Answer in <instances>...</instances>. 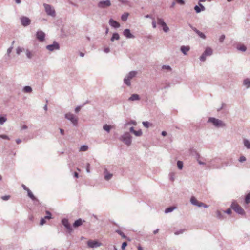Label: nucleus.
<instances>
[{
  "label": "nucleus",
  "instance_id": "f257e3e1",
  "mask_svg": "<svg viewBox=\"0 0 250 250\" xmlns=\"http://www.w3.org/2000/svg\"><path fill=\"white\" fill-rule=\"evenodd\" d=\"M231 208L237 213L240 214H244L245 211L244 209L235 202H232Z\"/></svg>",
  "mask_w": 250,
  "mask_h": 250
},
{
  "label": "nucleus",
  "instance_id": "f03ea898",
  "mask_svg": "<svg viewBox=\"0 0 250 250\" xmlns=\"http://www.w3.org/2000/svg\"><path fill=\"white\" fill-rule=\"evenodd\" d=\"M208 122L212 123L213 125L217 127H223L225 126V124L222 121L215 118H210L208 119Z\"/></svg>",
  "mask_w": 250,
  "mask_h": 250
},
{
  "label": "nucleus",
  "instance_id": "7ed1b4c3",
  "mask_svg": "<svg viewBox=\"0 0 250 250\" xmlns=\"http://www.w3.org/2000/svg\"><path fill=\"white\" fill-rule=\"evenodd\" d=\"M190 202L193 205L197 206L199 207H203L205 208H207L208 207V205L205 204L204 203H203L202 202H199L194 197H192L191 198Z\"/></svg>",
  "mask_w": 250,
  "mask_h": 250
},
{
  "label": "nucleus",
  "instance_id": "20e7f679",
  "mask_svg": "<svg viewBox=\"0 0 250 250\" xmlns=\"http://www.w3.org/2000/svg\"><path fill=\"white\" fill-rule=\"evenodd\" d=\"M123 142L129 146L130 145L131 143V136L130 134L128 133H125L124 135L122 137Z\"/></svg>",
  "mask_w": 250,
  "mask_h": 250
},
{
  "label": "nucleus",
  "instance_id": "39448f33",
  "mask_svg": "<svg viewBox=\"0 0 250 250\" xmlns=\"http://www.w3.org/2000/svg\"><path fill=\"white\" fill-rule=\"evenodd\" d=\"M65 117L71 121V122L74 124L76 125L77 123V118H76L73 114L71 113H67L65 114Z\"/></svg>",
  "mask_w": 250,
  "mask_h": 250
},
{
  "label": "nucleus",
  "instance_id": "423d86ee",
  "mask_svg": "<svg viewBox=\"0 0 250 250\" xmlns=\"http://www.w3.org/2000/svg\"><path fill=\"white\" fill-rule=\"evenodd\" d=\"M157 23L158 24L161 25L163 27V29L165 32H167L169 30V28L167 25L166 23L164 21L163 19L158 18L157 20Z\"/></svg>",
  "mask_w": 250,
  "mask_h": 250
},
{
  "label": "nucleus",
  "instance_id": "0eeeda50",
  "mask_svg": "<svg viewBox=\"0 0 250 250\" xmlns=\"http://www.w3.org/2000/svg\"><path fill=\"white\" fill-rule=\"evenodd\" d=\"M44 7L46 12L47 13V14L52 16H55V11L50 5L48 4H44Z\"/></svg>",
  "mask_w": 250,
  "mask_h": 250
},
{
  "label": "nucleus",
  "instance_id": "6e6552de",
  "mask_svg": "<svg viewBox=\"0 0 250 250\" xmlns=\"http://www.w3.org/2000/svg\"><path fill=\"white\" fill-rule=\"evenodd\" d=\"M36 37L40 42H43L45 38V33L42 31H38L37 32Z\"/></svg>",
  "mask_w": 250,
  "mask_h": 250
},
{
  "label": "nucleus",
  "instance_id": "1a4fd4ad",
  "mask_svg": "<svg viewBox=\"0 0 250 250\" xmlns=\"http://www.w3.org/2000/svg\"><path fill=\"white\" fill-rule=\"evenodd\" d=\"M21 24L23 26H26L30 24V20L26 17H22L21 18Z\"/></svg>",
  "mask_w": 250,
  "mask_h": 250
},
{
  "label": "nucleus",
  "instance_id": "9d476101",
  "mask_svg": "<svg viewBox=\"0 0 250 250\" xmlns=\"http://www.w3.org/2000/svg\"><path fill=\"white\" fill-rule=\"evenodd\" d=\"M87 245L89 247L94 248L100 246L101 244L97 241H89L87 242Z\"/></svg>",
  "mask_w": 250,
  "mask_h": 250
},
{
  "label": "nucleus",
  "instance_id": "9b49d317",
  "mask_svg": "<svg viewBox=\"0 0 250 250\" xmlns=\"http://www.w3.org/2000/svg\"><path fill=\"white\" fill-rule=\"evenodd\" d=\"M46 48L49 51H52L54 50L59 49V45L57 42H54L53 44L47 45Z\"/></svg>",
  "mask_w": 250,
  "mask_h": 250
},
{
  "label": "nucleus",
  "instance_id": "f8f14e48",
  "mask_svg": "<svg viewBox=\"0 0 250 250\" xmlns=\"http://www.w3.org/2000/svg\"><path fill=\"white\" fill-rule=\"evenodd\" d=\"M111 5V3L109 0L103 1L99 3L98 6L101 8H105L108 7Z\"/></svg>",
  "mask_w": 250,
  "mask_h": 250
},
{
  "label": "nucleus",
  "instance_id": "ddd939ff",
  "mask_svg": "<svg viewBox=\"0 0 250 250\" xmlns=\"http://www.w3.org/2000/svg\"><path fill=\"white\" fill-rule=\"evenodd\" d=\"M46 213L47 215L44 217L43 218H42L40 221V225H43L45 223V219H50L51 218V214L48 211H46Z\"/></svg>",
  "mask_w": 250,
  "mask_h": 250
},
{
  "label": "nucleus",
  "instance_id": "4468645a",
  "mask_svg": "<svg viewBox=\"0 0 250 250\" xmlns=\"http://www.w3.org/2000/svg\"><path fill=\"white\" fill-rule=\"evenodd\" d=\"M123 34L127 38H134L133 36L130 32V30L128 29H126L124 31Z\"/></svg>",
  "mask_w": 250,
  "mask_h": 250
},
{
  "label": "nucleus",
  "instance_id": "2eb2a0df",
  "mask_svg": "<svg viewBox=\"0 0 250 250\" xmlns=\"http://www.w3.org/2000/svg\"><path fill=\"white\" fill-rule=\"evenodd\" d=\"M109 23L111 26L114 28H118L120 27V24L113 19H110L109 20Z\"/></svg>",
  "mask_w": 250,
  "mask_h": 250
},
{
  "label": "nucleus",
  "instance_id": "dca6fc26",
  "mask_svg": "<svg viewBox=\"0 0 250 250\" xmlns=\"http://www.w3.org/2000/svg\"><path fill=\"white\" fill-rule=\"evenodd\" d=\"M62 223L69 231L72 230V229L67 219H63L62 220Z\"/></svg>",
  "mask_w": 250,
  "mask_h": 250
},
{
  "label": "nucleus",
  "instance_id": "f3484780",
  "mask_svg": "<svg viewBox=\"0 0 250 250\" xmlns=\"http://www.w3.org/2000/svg\"><path fill=\"white\" fill-rule=\"evenodd\" d=\"M85 222L84 220H82L81 219H79L75 221L73 224V227L74 228L78 227L81 226L83 222Z\"/></svg>",
  "mask_w": 250,
  "mask_h": 250
},
{
  "label": "nucleus",
  "instance_id": "a211bd4d",
  "mask_svg": "<svg viewBox=\"0 0 250 250\" xmlns=\"http://www.w3.org/2000/svg\"><path fill=\"white\" fill-rule=\"evenodd\" d=\"M199 6H196L194 7V9L196 11V13H199L201 11H204L205 9V7L201 3H199Z\"/></svg>",
  "mask_w": 250,
  "mask_h": 250
},
{
  "label": "nucleus",
  "instance_id": "6ab92c4d",
  "mask_svg": "<svg viewBox=\"0 0 250 250\" xmlns=\"http://www.w3.org/2000/svg\"><path fill=\"white\" fill-rule=\"evenodd\" d=\"M190 48L189 46H182L181 47V51L184 54H187V52H188Z\"/></svg>",
  "mask_w": 250,
  "mask_h": 250
},
{
  "label": "nucleus",
  "instance_id": "aec40b11",
  "mask_svg": "<svg viewBox=\"0 0 250 250\" xmlns=\"http://www.w3.org/2000/svg\"><path fill=\"white\" fill-rule=\"evenodd\" d=\"M212 50L211 49V48H210L209 47L207 48L204 53V55H205L206 56H210L212 54Z\"/></svg>",
  "mask_w": 250,
  "mask_h": 250
},
{
  "label": "nucleus",
  "instance_id": "412c9836",
  "mask_svg": "<svg viewBox=\"0 0 250 250\" xmlns=\"http://www.w3.org/2000/svg\"><path fill=\"white\" fill-rule=\"evenodd\" d=\"M194 31L202 39H205L206 36L204 35V33L202 32L199 31L197 29L194 28Z\"/></svg>",
  "mask_w": 250,
  "mask_h": 250
},
{
  "label": "nucleus",
  "instance_id": "4be33fe9",
  "mask_svg": "<svg viewBox=\"0 0 250 250\" xmlns=\"http://www.w3.org/2000/svg\"><path fill=\"white\" fill-rule=\"evenodd\" d=\"M129 100L131 101L138 100H139V96L136 94H132Z\"/></svg>",
  "mask_w": 250,
  "mask_h": 250
},
{
  "label": "nucleus",
  "instance_id": "5701e85b",
  "mask_svg": "<svg viewBox=\"0 0 250 250\" xmlns=\"http://www.w3.org/2000/svg\"><path fill=\"white\" fill-rule=\"evenodd\" d=\"M136 74H137L136 72L131 71V72H129V73L128 74V75H127V77L131 80L136 76Z\"/></svg>",
  "mask_w": 250,
  "mask_h": 250
},
{
  "label": "nucleus",
  "instance_id": "b1692460",
  "mask_svg": "<svg viewBox=\"0 0 250 250\" xmlns=\"http://www.w3.org/2000/svg\"><path fill=\"white\" fill-rule=\"evenodd\" d=\"M119 38H120V36H119V34L118 33H115L113 34V36L111 39V41L113 42L115 40H119Z\"/></svg>",
  "mask_w": 250,
  "mask_h": 250
},
{
  "label": "nucleus",
  "instance_id": "393cba45",
  "mask_svg": "<svg viewBox=\"0 0 250 250\" xmlns=\"http://www.w3.org/2000/svg\"><path fill=\"white\" fill-rule=\"evenodd\" d=\"M105 176H104L105 179L106 180H109V179H110L112 176V174L107 173L106 170H105Z\"/></svg>",
  "mask_w": 250,
  "mask_h": 250
},
{
  "label": "nucleus",
  "instance_id": "a878e982",
  "mask_svg": "<svg viewBox=\"0 0 250 250\" xmlns=\"http://www.w3.org/2000/svg\"><path fill=\"white\" fill-rule=\"evenodd\" d=\"M243 83L247 88L250 87V81L248 79L244 80Z\"/></svg>",
  "mask_w": 250,
  "mask_h": 250
},
{
  "label": "nucleus",
  "instance_id": "bb28decb",
  "mask_svg": "<svg viewBox=\"0 0 250 250\" xmlns=\"http://www.w3.org/2000/svg\"><path fill=\"white\" fill-rule=\"evenodd\" d=\"M244 146L248 149L250 148V142L246 139L244 140Z\"/></svg>",
  "mask_w": 250,
  "mask_h": 250
},
{
  "label": "nucleus",
  "instance_id": "cd10ccee",
  "mask_svg": "<svg viewBox=\"0 0 250 250\" xmlns=\"http://www.w3.org/2000/svg\"><path fill=\"white\" fill-rule=\"evenodd\" d=\"M237 48L238 50H241L242 51H245L247 49L246 47L243 44L238 46Z\"/></svg>",
  "mask_w": 250,
  "mask_h": 250
},
{
  "label": "nucleus",
  "instance_id": "c85d7f7f",
  "mask_svg": "<svg viewBox=\"0 0 250 250\" xmlns=\"http://www.w3.org/2000/svg\"><path fill=\"white\" fill-rule=\"evenodd\" d=\"M111 128H112V126L111 125H105L103 126L104 129L105 130V131H107L108 132H109L110 131Z\"/></svg>",
  "mask_w": 250,
  "mask_h": 250
},
{
  "label": "nucleus",
  "instance_id": "c756f323",
  "mask_svg": "<svg viewBox=\"0 0 250 250\" xmlns=\"http://www.w3.org/2000/svg\"><path fill=\"white\" fill-rule=\"evenodd\" d=\"M27 191L28 192V196L31 198L32 200H34L35 199V196L33 194V193L31 192V191L29 189H27Z\"/></svg>",
  "mask_w": 250,
  "mask_h": 250
},
{
  "label": "nucleus",
  "instance_id": "7c9ffc66",
  "mask_svg": "<svg viewBox=\"0 0 250 250\" xmlns=\"http://www.w3.org/2000/svg\"><path fill=\"white\" fill-rule=\"evenodd\" d=\"M23 91L26 93H30L32 91V88L31 87L27 86L24 88Z\"/></svg>",
  "mask_w": 250,
  "mask_h": 250
},
{
  "label": "nucleus",
  "instance_id": "2f4dec72",
  "mask_svg": "<svg viewBox=\"0 0 250 250\" xmlns=\"http://www.w3.org/2000/svg\"><path fill=\"white\" fill-rule=\"evenodd\" d=\"M130 80H131L129 78L126 77L124 79V83L127 85L129 86L130 85Z\"/></svg>",
  "mask_w": 250,
  "mask_h": 250
},
{
  "label": "nucleus",
  "instance_id": "473e14b6",
  "mask_svg": "<svg viewBox=\"0 0 250 250\" xmlns=\"http://www.w3.org/2000/svg\"><path fill=\"white\" fill-rule=\"evenodd\" d=\"M175 208V207H169V208H166L165 209V212L166 213H167L172 211Z\"/></svg>",
  "mask_w": 250,
  "mask_h": 250
},
{
  "label": "nucleus",
  "instance_id": "72a5a7b5",
  "mask_svg": "<svg viewBox=\"0 0 250 250\" xmlns=\"http://www.w3.org/2000/svg\"><path fill=\"white\" fill-rule=\"evenodd\" d=\"M245 202L246 204L250 203V192L246 195L245 198Z\"/></svg>",
  "mask_w": 250,
  "mask_h": 250
},
{
  "label": "nucleus",
  "instance_id": "f704fd0d",
  "mask_svg": "<svg viewBox=\"0 0 250 250\" xmlns=\"http://www.w3.org/2000/svg\"><path fill=\"white\" fill-rule=\"evenodd\" d=\"M134 134L136 136H140L142 135V132L141 130H139L138 131H135L134 132Z\"/></svg>",
  "mask_w": 250,
  "mask_h": 250
},
{
  "label": "nucleus",
  "instance_id": "c9c22d12",
  "mask_svg": "<svg viewBox=\"0 0 250 250\" xmlns=\"http://www.w3.org/2000/svg\"><path fill=\"white\" fill-rule=\"evenodd\" d=\"M88 149V146L85 145L82 146L80 149V151H85Z\"/></svg>",
  "mask_w": 250,
  "mask_h": 250
},
{
  "label": "nucleus",
  "instance_id": "e433bc0d",
  "mask_svg": "<svg viewBox=\"0 0 250 250\" xmlns=\"http://www.w3.org/2000/svg\"><path fill=\"white\" fill-rule=\"evenodd\" d=\"M128 16V13H124L122 16V17H121L122 20L123 21H125L127 20V19Z\"/></svg>",
  "mask_w": 250,
  "mask_h": 250
},
{
  "label": "nucleus",
  "instance_id": "4c0bfd02",
  "mask_svg": "<svg viewBox=\"0 0 250 250\" xmlns=\"http://www.w3.org/2000/svg\"><path fill=\"white\" fill-rule=\"evenodd\" d=\"M177 167L180 169H182L183 167V163L182 161H178L177 162Z\"/></svg>",
  "mask_w": 250,
  "mask_h": 250
},
{
  "label": "nucleus",
  "instance_id": "58836bf2",
  "mask_svg": "<svg viewBox=\"0 0 250 250\" xmlns=\"http://www.w3.org/2000/svg\"><path fill=\"white\" fill-rule=\"evenodd\" d=\"M116 232L118 233L120 235H121L123 238H126L125 235V234L122 232L121 230H116Z\"/></svg>",
  "mask_w": 250,
  "mask_h": 250
},
{
  "label": "nucleus",
  "instance_id": "ea45409f",
  "mask_svg": "<svg viewBox=\"0 0 250 250\" xmlns=\"http://www.w3.org/2000/svg\"><path fill=\"white\" fill-rule=\"evenodd\" d=\"M26 54L27 57L28 58H31V57H32V53L30 51H29V50H28L26 51Z\"/></svg>",
  "mask_w": 250,
  "mask_h": 250
},
{
  "label": "nucleus",
  "instance_id": "a19ab883",
  "mask_svg": "<svg viewBox=\"0 0 250 250\" xmlns=\"http://www.w3.org/2000/svg\"><path fill=\"white\" fill-rule=\"evenodd\" d=\"M6 120V118L4 117H0V123L3 124Z\"/></svg>",
  "mask_w": 250,
  "mask_h": 250
},
{
  "label": "nucleus",
  "instance_id": "79ce46f5",
  "mask_svg": "<svg viewBox=\"0 0 250 250\" xmlns=\"http://www.w3.org/2000/svg\"><path fill=\"white\" fill-rule=\"evenodd\" d=\"M0 138H1L3 139L10 140L9 137L6 135H0Z\"/></svg>",
  "mask_w": 250,
  "mask_h": 250
},
{
  "label": "nucleus",
  "instance_id": "37998d69",
  "mask_svg": "<svg viewBox=\"0 0 250 250\" xmlns=\"http://www.w3.org/2000/svg\"><path fill=\"white\" fill-rule=\"evenodd\" d=\"M216 213H217V216L218 218H219V219L222 218V214H221V211L218 210V211H217Z\"/></svg>",
  "mask_w": 250,
  "mask_h": 250
},
{
  "label": "nucleus",
  "instance_id": "c03bdc74",
  "mask_svg": "<svg viewBox=\"0 0 250 250\" xmlns=\"http://www.w3.org/2000/svg\"><path fill=\"white\" fill-rule=\"evenodd\" d=\"M143 124L145 127L146 128H148L149 127V122L146 121V122H143Z\"/></svg>",
  "mask_w": 250,
  "mask_h": 250
},
{
  "label": "nucleus",
  "instance_id": "a18cd8bd",
  "mask_svg": "<svg viewBox=\"0 0 250 250\" xmlns=\"http://www.w3.org/2000/svg\"><path fill=\"white\" fill-rule=\"evenodd\" d=\"M175 1L180 5H184L185 4V2L183 0H175Z\"/></svg>",
  "mask_w": 250,
  "mask_h": 250
},
{
  "label": "nucleus",
  "instance_id": "49530a36",
  "mask_svg": "<svg viewBox=\"0 0 250 250\" xmlns=\"http://www.w3.org/2000/svg\"><path fill=\"white\" fill-rule=\"evenodd\" d=\"M206 56L205 55H204V54L203 53L202 56L200 57V60L202 61H205L206 60Z\"/></svg>",
  "mask_w": 250,
  "mask_h": 250
},
{
  "label": "nucleus",
  "instance_id": "de8ad7c7",
  "mask_svg": "<svg viewBox=\"0 0 250 250\" xmlns=\"http://www.w3.org/2000/svg\"><path fill=\"white\" fill-rule=\"evenodd\" d=\"M3 200H8L10 198L9 195L4 196L1 197Z\"/></svg>",
  "mask_w": 250,
  "mask_h": 250
},
{
  "label": "nucleus",
  "instance_id": "09e8293b",
  "mask_svg": "<svg viewBox=\"0 0 250 250\" xmlns=\"http://www.w3.org/2000/svg\"><path fill=\"white\" fill-rule=\"evenodd\" d=\"M23 49L21 48H20V47H18L17 49V53L18 54H20V53L21 52H22L23 51Z\"/></svg>",
  "mask_w": 250,
  "mask_h": 250
},
{
  "label": "nucleus",
  "instance_id": "8fccbe9b",
  "mask_svg": "<svg viewBox=\"0 0 250 250\" xmlns=\"http://www.w3.org/2000/svg\"><path fill=\"white\" fill-rule=\"evenodd\" d=\"M225 38V36L224 35H222L219 38V41L220 42H223Z\"/></svg>",
  "mask_w": 250,
  "mask_h": 250
},
{
  "label": "nucleus",
  "instance_id": "3c124183",
  "mask_svg": "<svg viewBox=\"0 0 250 250\" xmlns=\"http://www.w3.org/2000/svg\"><path fill=\"white\" fill-rule=\"evenodd\" d=\"M245 161H246V158L244 156H243L240 157V158L239 159V161L240 162H243Z\"/></svg>",
  "mask_w": 250,
  "mask_h": 250
},
{
  "label": "nucleus",
  "instance_id": "603ef678",
  "mask_svg": "<svg viewBox=\"0 0 250 250\" xmlns=\"http://www.w3.org/2000/svg\"><path fill=\"white\" fill-rule=\"evenodd\" d=\"M127 246V243L125 242H124L123 244H122V249L123 250L125 249V247Z\"/></svg>",
  "mask_w": 250,
  "mask_h": 250
},
{
  "label": "nucleus",
  "instance_id": "864d4df0",
  "mask_svg": "<svg viewBox=\"0 0 250 250\" xmlns=\"http://www.w3.org/2000/svg\"><path fill=\"white\" fill-rule=\"evenodd\" d=\"M86 171L87 172H90V164L89 163L87 164Z\"/></svg>",
  "mask_w": 250,
  "mask_h": 250
},
{
  "label": "nucleus",
  "instance_id": "5fc2aeb1",
  "mask_svg": "<svg viewBox=\"0 0 250 250\" xmlns=\"http://www.w3.org/2000/svg\"><path fill=\"white\" fill-rule=\"evenodd\" d=\"M225 212L228 214H230L231 213V210L230 208H228L227 209Z\"/></svg>",
  "mask_w": 250,
  "mask_h": 250
},
{
  "label": "nucleus",
  "instance_id": "6e6d98bb",
  "mask_svg": "<svg viewBox=\"0 0 250 250\" xmlns=\"http://www.w3.org/2000/svg\"><path fill=\"white\" fill-rule=\"evenodd\" d=\"M81 107L80 106H78L75 109V112H78L80 110Z\"/></svg>",
  "mask_w": 250,
  "mask_h": 250
},
{
  "label": "nucleus",
  "instance_id": "4d7b16f0",
  "mask_svg": "<svg viewBox=\"0 0 250 250\" xmlns=\"http://www.w3.org/2000/svg\"><path fill=\"white\" fill-rule=\"evenodd\" d=\"M152 26L154 28H155L156 27V22L155 21H153L152 23Z\"/></svg>",
  "mask_w": 250,
  "mask_h": 250
},
{
  "label": "nucleus",
  "instance_id": "13d9d810",
  "mask_svg": "<svg viewBox=\"0 0 250 250\" xmlns=\"http://www.w3.org/2000/svg\"><path fill=\"white\" fill-rule=\"evenodd\" d=\"M74 176L75 177L78 178V176H79V174H78V173L77 172H75L74 173Z\"/></svg>",
  "mask_w": 250,
  "mask_h": 250
},
{
  "label": "nucleus",
  "instance_id": "bf43d9fd",
  "mask_svg": "<svg viewBox=\"0 0 250 250\" xmlns=\"http://www.w3.org/2000/svg\"><path fill=\"white\" fill-rule=\"evenodd\" d=\"M110 51V49L109 48H106L104 49V52H106V53H108Z\"/></svg>",
  "mask_w": 250,
  "mask_h": 250
},
{
  "label": "nucleus",
  "instance_id": "052dcab7",
  "mask_svg": "<svg viewBox=\"0 0 250 250\" xmlns=\"http://www.w3.org/2000/svg\"><path fill=\"white\" fill-rule=\"evenodd\" d=\"M135 131V130H134L133 127H131V128H130V131L131 132L133 133V134H134V132Z\"/></svg>",
  "mask_w": 250,
  "mask_h": 250
},
{
  "label": "nucleus",
  "instance_id": "680f3d73",
  "mask_svg": "<svg viewBox=\"0 0 250 250\" xmlns=\"http://www.w3.org/2000/svg\"><path fill=\"white\" fill-rule=\"evenodd\" d=\"M16 141L18 144H20L21 142V140L19 139H17Z\"/></svg>",
  "mask_w": 250,
  "mask_h": 250
},
{
  "label": "nucleus",
  "instance_id": "e2e57ef3",
  "mask_svg": "<svg viewBox=\"0 0 250 250\" xmlns=\"http://www.w3.org/2000/svg\"><path fill=\"white\" fill-rule=\"evenodd\" d=\"M163 68H166V69H170V67L169 66H164L163 67Z\"/></svg>",
  "mask_w": 250,
  "mask_h": 250
},
{
  "label": "nucleus",
  "instance_id": "0e129e2a",
  "mask_svg": "<svg viewBox=\"0 0 250 250\" xmlns=\"http://www.w3.org/2000/svg\"><path fill=\"white\" fill-rule=\"evenodd\" d=\"M162 135L164 136H165L167 135V132L166 131H163L162 132Z\"/></svg>",
  "mask_w": 250,
  "mask_h": 250
},
{
  "label": "nucleus",
  "instance_id": "69168bd1",
  "mask_svg": "<svg viewBox=\"0 0 250 250\" xmlns=\"http://www.w3.org/2000/svg\"><path fill=\"white\" fill-rule=\"evenodd\" d=\"M60 132H61V133L62 135H63V134H64V130H63V129H60Z\"/></svg>",
  "mask_w": 250,
  "mask_h": 250
},
{
  "label": "nucleus",
  "instance_id": "338daca9",
  "mask_svg": "<svg viewBox=\"0 0 250 250\" xmlns=\"http://www.w3.org/2000/svg\"><path fill=\"white\" fill-rule=\"evenodd\" d=\"M22 187H23V188H24V189H25V190H26V191H27V189H28V188H27V187H26L25 185H22Z\"/></svg>",
  "mask_w": 250,
  "mask_h": 250
},
{
  "label": "nucleus",
  "instance_id": "774afa93",
  "mask_svg": "<svg viewBox=\"0 0 250 250\" xmlns=\"http://www.w3.org/2000/svg\"><path fill=\"white\" fill-rule=\"evenodd\" d=\"M138 250H143L141 246L138 247Z\"/></svg>",
  "mask_w": 250,
  "mask_h": 250
}]
</instances>
